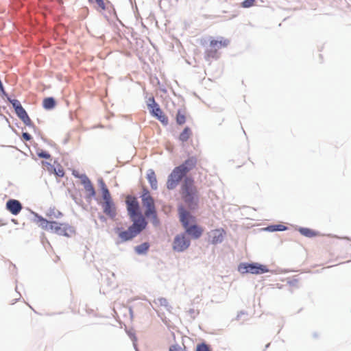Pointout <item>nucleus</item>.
<instances>
[{
    "label": "nucleus",
    "instance_id": "obj_1",
    "mask_svg": "<svg viewBox=\"0 0 351 351\" xmlns=\"http://www.w3.org/2000/svg\"><path fill=\"white\" fill-rule=\"evenodd\" d=\"M180 194L189 208L193 210L197 208L199 191L193 178L189 177L184 178L180 187Z\"/></svg>",
    "mask_w": 351,
    "mask_h": 351
},
{
    "label": "nucleus",
    "instance_id": "obj_2",
    "mask_svg": "<svg viewBox=\"0 0 351 351\" xmlns=\"http://www.w3.org/2000/svg\"><path fill=\"white\" fill-rule=\"evenodd\" d=\"M37 222L43 229L50 231L59 236L71 237L75 234L73 226L68 223H60L56 221H49L41 216H36Z\"/></svg>",
    "mask_w": 351,
    "mask_h": 351
},
{
    "label": "nucleus",
    "instance_id": "obj_3",
    "mask_svg": "<svg viewBox=\"0 0 351 351\" xmlns=\"http://www.w3.org/2000/svg\"><path fill=\"white\" fill-rule=\"evenodd\" d=\"M179 214L180 221L186 232L194 239L200 237L203 230L195 225V218L182 207L179 208Z\"/></svg>",
    "mask_w": 351,
    "mask_h": 351
},
{
    "label": "nucleus",
    "instance_id": "obj_4",
    "mask_svg": "<svg viewBox=\"0 0 351 351\" xmlns=\"http://www.w3.org/2000/svg\"><path fill=\"white\" fill-rule=\"evenodd\" d=\"M141 198L142 205L145 208V216L148 219H151L154 225H157L158 223V219L157 217L154 199L147 188L144 187L143 189Z\"/></svg>",
    "mask_w": 351,
    "mask_h": 351
},
{
    "label": "nucleus",
    "instance_id": "obj_5",
    "mask_svg": "<svg viewBox=\"0 0 351 351\" xmlns=\"http://www.w3.org/2000/svg\"><path fill=\"white\" fill-rule=\"evenodd\" d=\"M133 223L127 230L120 232L119 237L123 241L133 239L138 234L147 226V222L143 216H141L138 219H133Z\"/></svg>",
    "mask_w": 351,
    "mask_h": 351
},
{
    "label": "nucleus",
    "instance_id": "obj_6",
    "mask_svg": "<svg viewBox=\"0 0 351 351\" xmlns=\"http://www.w3.org/2000/svg\"><path fill=\"white\" fill-rule=\"evenodd\" d=\"M230 40L224 37L217 39H212L210 41V48L205 51V59L208 61L211 59H217L219 57L218 50L228 47Z\"/></svg>",
    "mask_w": 351,
    "mask_h": 351
},
{
    "label": "nucleus",
    "instance_id": "obj_7",
    "mask_svg": "<svg viewBox=\"0 0 351 351\" xmlns=\"http://www.w3.org/2000/svg\"><path fill=\"white\" fill-rule=\"evenodd\" d=\"M125 203L128 215L132 221L133 219H138L141 216H143L140 212L138 202L135 197L128 195L126 197Z\"/></svg>",
    "mask_w": 351,
    "mask_h": 351
},
{
    "label": "nucleus",
    "instance_id": "obj_8",
    "mask_svg": "<svg viewBox=\"0 0 351 351\" xmlns=\"http://www.w3.org/2000/svg\"><path fill=\"white\" fill-rule=\"evenodd\" d=\"M8 100L12 104L15 110V112L19 119L23 122V123L27 126H32L33 123L31 119L29 117L27 113L25 110L23 108L19 101L17 99H11L10 97H8Z\"/></svg>",
    "mask_w": 351,
    "mask_h": 351
},
{
    "label": "nucleus",
    "instance_id": "obj_9",
    "mask_svg": "<svg viewBox=\"0 0 351 351\" xmlns=\"http://www.w3.org/2000/svg\"><path fill=\"white\" fill-rule=\"evenodd\" d=\"M184 176L185 174L178 167L174 168L168 177L167 181V189L169 190L175 189Z\"/></svg>",
    "mask_w": 351,
    "mask_h": 351
},
{
    "label": "nucleus",
    "instance_id": "obj_10",
    "mask_svg": "<svg viewBox=\"0 0 351 351\" xmlns=\"http://www.w3.org/2000/svg\"><path fill=\"white\" fill-rule=\"evenodd\" d=\"M190 245V240L182 234L177 235L173 243V249L177 252H183L186 250Z\"/></svg>",
    "mask_w": 351,
    "mask_h": 351
},
{
    "label": "nucleus",
    "instance_id": "obj_11",
    "mask_svg": "<svg viewBox=\"0 0 351 351\" xmlns=\"http://www.w3.org/2000/svg\"><path fill=\"white\" fill-rule=\"evenodd\" d=\"M240 269H244L243 272H248L253 274H261L268 271V269L266 266L258 263L240 265Z\"/></svg>",
    "mask_w": 351,
    "mask_h": 351
},
{
    "label": "nucleus",
    "instance_id": "obj_12",
    "mask_svg": "<svg viewBox=\"0 0 351 351\" xmlns=\"http://www.w3.org/2000/svg\"><path fill=\"white\" fill-rule=\"evenodd\" d=\"M153 102L154 105L152 106V114L156 117L163 125H167L168 124V118L163 113L158 104H156L154 100H153Z\"/></svg>",
    "mask_w": 351,
    "mask_h": 351
},
{
    "label": "nucleus",
    "instance_id": "obj_13",
    "mask_svg": "<svg viewBox=\"0 0 351 351\" xmlns=\"http://www.w3.org/2000/svg\"><path fill=\"white\" fill-rule=\"evenodd\" d=\"M104 213L110 218L114 219L117 215V208L112 200L104 202L101 204Z\"/></svg>",
    "mask_w": 351,
    "mask_h": 351
},
{
    "label": "nucleus",
    "instance_id": "obj_14",
    "mask_svg": "<svg viewBox=\"0 0 351 351\" xmlns=\"http://www.w3.org/2000/svg\"><path fill=\"white\" fill-rule=\"evenodd\" d=\"M197 164V159L195 157H190L184 161V163L178 166V167L186 175L190 171L193 169Z\"/></svg>",
    "mask_w": 351,
    "mask_h": 351
},
{
    "label": "nucleus",
    "instance_id": "obj_15",
    "mask_svg": "<svg viewBox=\"0 0 351 351\" xmlns=\"http://www.w3.org/2000/svg\"><path fill=\"white\" fill-rule=\"evenodd\" d=\"M6 208L12 215H18L22 210V205L19 201L16 199H9L6 203Z\"/></svg>",
    "mask_w": 351,
    "mask_h": 351
},
{
    "label": "nucleus",
    "instance_id": "obj_16",
    "mask_svg": "<svg viewBox=\"0 0 351 351\" xmlns=\"http://www.w3.org/2000/svg\"><path fill=\"white\" fill-rule=\"evenodd\" d=\"M224 234L225 232L223 229H216L212 230L210 233L211 243L213 244L221 243L223 241Z\"/></svg>",
    "mask_w": 351,
    "mask_h": 351
},
{
    "label": "nucleus",
    "instance_id": "obj_17",
    "mask_svg": "<svg viewBox=\"0 0 351 351\" xmlns=\"http://www.w3.org/2000/svg\"><path fill=\"white\" fill-rule=\"evenodd\" d=\"M82 184L86 192L87 193L88 197H94L95 195V191L90 180L87 177H85L84 179L82 180Z\"/></svg>",
    "mask_w": 351,
    "mask_h": 351
},
{
    "label": "nucleus",
    "instance_id": "obj_18",
    "mask_svg": "<svg viewBox=\"0 0 351 351\" xmlns=\"http://www.w3.org/2000/svg\"><path fill=\"white\" fill-rule=\"evenodd\" d=\"M46 217L49 219H57L63 216V214L56 207H49L45 213Z\"/></svg>",
    "mask_w": 351,
    "mask_h": 351
},
{
    "label": "nucleus",
    "instance_id": "obj_19",
    "mask_svg": "<svg viewBox=\"0 0 351 351\" xmlns=\"http://www.w3.org/2000/svg\"><path fill=\"white\" fill-rule=\"evenodd\" d=\"M100 186H101V190L102 197H103L104 202H108V201L112 200L111 195L110 193V191H109L108 189L107 188L105 182L102 180L100 181Z\"/></svg>",
    "mask_w": 351,
    "mask_h": 351
},
{
    "label": "nucleus",
    "instance_id": "obj_20",
    "mask_svg": "<svg viewBox=\"0 0 351 351\" xmlns=\"http://www.w3.org/2000/svg\"><path fill=\"white\" fill-rule=\"evenodd\" d=\"M147 178L149 182L151 187L154 190H156L158 188V182L156 174L153 170H149L147 175Z\"/></svg>",
    "mask_w": 351,
    "mask_h": 351
},
{
    "label": "nucleus",
    "instance_id": "obj_21",
    "mask_svg": "<svg viewBox=\"0 0 351 351\" xmlns=\"http://www.w3.org/2000/svg\"><path fill=\"white\" fill-rule=\"evenodd\" d=\"M176 123L178 125H183L186 120V113L184 110H178L176 117Z\"/></svg>",
    "mask_w": 351,
    "mask_h": 351
},
{
    "label": "nucleus",
    "instance_id": "obj_22",
    "mask_svg": "<svg viewBox=\"0 0 351 351\" xmlns=\"http://www.w3.org/2000/svg\"><path fill=\"white\" fill-rule=\"evenodd\" d=\"M192 135V132L189 127H186L179 136V140L182 142L187 141Z\"/></svg>",
    "mask_w": 351,
    "mask_h": 351
},
{
    "label": "nucleus",
    "instance_id": "obj_23",
    "mask_svg": "<svg viewBox=\"0 0 351 351\" xmlns=\"http://www.w3.org/2000/svg\"><path fill=\"white\" fill-rule=\"evenodd\" d=\"M300 232L306 237H314L319 235V232L307 228H302L300 229Z\"/></svg>",
    "mask_w": 351,
    "mask_h": 351
},
{
    "label": "nucleus",
    "instance_id": "obj_24",
    "mask_svg": "<svg viewBox=\"0 0 351 351\" xmlns=\"http://www.w3.org/2000/svg\"><path fill=\"white\" fill-rule=\"evenodd\" d=\"M56 105V101L52 97H47L43 100V107L45 109H51Z\"/></svg>",
    "mask_w": 351,
    "mask_h": 351
},
{
    "label": "nucleus",
    "instance_id": "obj_25",
    "mask_svg": "<svg viewBox=\"0 0 351 351\" xmlns=\"http://www.w3.org/2000/svg\"><path fill=\"white\" fill-rule=\"evenodd\" d=\"M149 247V245L147 243H143L135 247L136 252L141 254H145L147 252Z\"/></svg>",
    "mask_w": 351,
    "mask_h": 351
},
{
    "label": "nucleus",
    "instance_id": "obj_26",
    "mask_svg": "<svg viewBox=\"0 0 351 351\" xmlns=\"http://www.w3.org/2000/svg\"><path fill=\"white\" fill-rule=\"evenodd\" d=\"M154 303L157 306H159V307L167 308L169 306V304H168L167 299H165L164 298H158L157 299H155L154 300Z\"/></svg>",
    "mask_w": 351,
    "mask_h": 351
},
{
    "label": "nucleus",
    "instance_id": "obj_27",
    "mask_svg": "<svg viewBox=\"0 0 351 351\" xmlns=\"http://www.w3.org/2000/svg\"><path fill=\"white\" fill-rule=\"evenodd\" d=\"M256 0H244L241 3V7L244 8H248L254 5Z\"/></svg>",
    "mask_w": 351,
    "mask_h": 351
},
{
    "label": "nucleus",
    "instance_id": "obj_28",
    "mask_svg": "<svg viewBox=\"0 0 351 351\" xmlns=\"http://www.w3.org/2000/svg\"><path fill=\"white\" fill-rule=\"evenodd\" d=\"M196 351H209V348L207 345L202 343L197 346Z\"/></svg>",
    "mask_w": 351,
    "mask_h": 351
},
{
    "label": "nucleus",
    "instance_id": "obj_29",
    "mask_svg": "<svg viewBox=\"0 0 351 351\" xmlns=\"http://www.w3.org/2000/svg\"><path fill=\"white\" fill-rule=\"evenodd\" d=\"M38 156L40 158H50V154L49 153H47V152H41L40 153L38 154Z\"/></svg>",
    "mask_w": 351,
    "mask_h": 351
},
{
    "label": "nucleus",
    "instance_id": "obj_30",
    "mask_svg": "<svg viewBox=\"0 0 351 351\" xmlns=\"http://www.w3.org/2000/svg\"><path fill=\"white\" fill-rule=\"evenodd\" d=\"M55 171L56 174L59 177H63L64 176V171L61 167H60L57 171L55 169Z\"/></svg>",
    "mask_w": 351,
    "mask_h": 351
},
{
    "label": "nucleus",
    "instance_id": "obj_31",
    "mask_svg": "<svg viewBox=\"0 0 351 351\" xmlns=\"http://www.w3.org/2000/svg\"><path fill=\"white\" fill-rule=\"evenodd\" d=\"M97 4L102 9H106V5L104 0H95Z\"/></svg>",
    "mask_w": 351,
    "mask_h": 351
},
{
    "label": "nucleus",
    "instance_id": "obj_32",
    "mask_svg": "<svg viewBox=\"0 0 351 351\" xmlns=\"http://www.w3.org/2000/svg\"><path fill=\"white\" fill-rule=\"evenodd\" d=\"M22 136L25 141H29L32 138L31 135L27 132H23Z\"/></svg>",
    "mask_w": 351,
    "mask_h": 351
},
{
    "label": "nucleus",
    "instance_id": "obj_33",
    "mask_svg": "<svg viewBox=\"0 0 351 351\" xmlns=\"http://www.w3.org/2000/svg\"><path fill=\"white\" fill-rule=\"evenodd\" d=\"M337 242H336L335 240L329 241L327 243V247H331L335 246V245H337Z\"/></svg>",
    "mask_w": 351,
    "mask_h": 351
},
{
    "label": "nucleus",
    "instance_id": "obj_34",
    "mask_svg": "<svg viewBox=\"0 0 351 351\" xmlns=\"http://www.w3.org/2000/svg\"><path fill=\"white\" fill-rule=\"evenodd\" d=\"M281 227H283V226L279 225V226H278L277 228H273L272 230H282L285 229V228H282Z\"/></svg>",
    "mask_w": 351,
    "mask_h": 351
}]
</instances>
